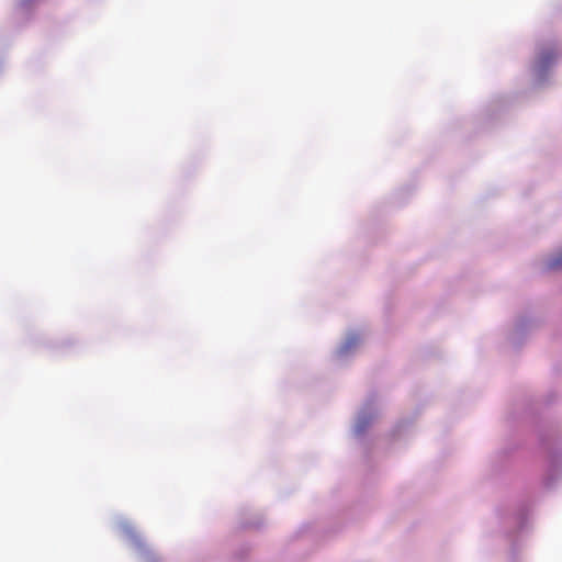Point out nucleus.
<instances>
[{"instance_id": "1", "label": "nucleus", "mask_w": 562, "mask_h": 562, "mask_svg": "<svg viewBox=\"0 0 562 562\" xmlns=\"http://www.w3.org/2000/svg\"><path fill=\"white\" fill-rule=\"evenodd\" d=\"M562 266V255L555 259H553L550 263H549V267L550 268H559Z\"/></svg>"}, {"instance_id": "2", "label": "nucleus", "mask_w": 562, "mask_h": 562, "mask_svg": "<svg viewBox=\"0 0 562 562\" xmlns=\"http://www.w3.org/2000/svg\"><path fill=\"white\" fill-rule=\"evenodd\" d=\"M552 58H553V55H550V56H543L541 61H542V64H547V63H548L550 59H552Z\"/></svg>"}]
</instances>
